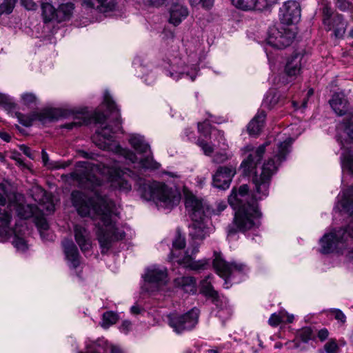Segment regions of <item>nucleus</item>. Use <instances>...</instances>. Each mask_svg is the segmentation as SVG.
Listing matches in <instances>:
<instances>
[{"instance_id": "nucleus-1", "label": "nucleus", "mask_w": 353, "mask_h": 353, "mask_svg": "<svg viewBox=\"0 0 353 353\" xmlns=\"http://www.w3.org/2000/svg\"><path fill=\"white\" fill-rule=\"evenodd\" d=\"M72 201L79 214L89 216L95 221L96 234L102 249L107 252L112 243L123 239L125 232L116 225L118 214L114 203L96 192L94 196L88 198L79 191L72 192Z\"/></svg>"}, {"instance_id": "nucleus-2", "label": "nucleus", "mask_w": 353, "mask_h": 353, "mask_svg": "<svg viewBox=\"0 0 353 353\" xmlns=\"http://www.w3.org/2000/svg\"><path fill=\"white\" fill-rule=\"evenodd\" d=\"M103 103L110 112H115V119L113 121V127L110 128L109 125H105L97 130L93 137L95 145L102 150L111 151L123 156L131 163H137L140 168L150 170L159 169L160 164L154 160L150 145L145 141L143 136L132 134L129 139L130 145L139 154L142 155L140 158L131 150L122 148L117 141L113 140V134L121 131L120 115L117 105L108 92L104 94Z\"/></svg>"}, {"instance_id": "nucleus-3", "label": "nucleus", "mask_w": 353, "mask_h": 353, "mask_svg": "<svg viewBox=\"0 0 353 353\" xmlns=\"http://www.w3.org/2000/svg\"><path fill=\"white\" fill-rule=\"evenodd\" d=\"M101 176L107 179L114 190L125 193L132 190V184L129 181L130 174L121 170L116 163L110 166L81 161L77 164L74 172L68 177L78 183L81 187L94 190L97 186L102 185L99 179Z\"/></svg>"}, {"instance_id": "nucleus-4", "label": "nucleus", "mask_w": 353, "mask_h": 353, "mask_svg": "<svg viewBox=\"0 0 353 353\" xmlns=\"http://www.w3.org/2000/svg\"><path fill=\"white\" fill-rule=\"evenodd\" d=\"M248 190L247 185H242L238 191L232 190L228 197V203L236 210L233 225L228 228V235L230 237L237 232L245 233L248 231H254L261 225L262 214L257 203H243L247 198Z\"/></svg>"}, {"instance_id": "nucleus-5", "label": "nucleus", "mask_w": 353, "mask_h": 353, "mask_svg": "<svg viewBox=\"0 0 353 353\" xmlns=\"http://www.w3.org/2000/svg\"><path fill=\"white\" fill-rule=\"evenodd\" d=\"M293 142L291 137L286 138L283 141L279 142L277 150L274 158H276V163L270 158L265 161L262 168L260 175H255L253 178L254 188L252 196L256 200H261L268 195V190L272 176L276 172L279 165L285 159V156L290 151V146Z\"/></svg>"}, {"instance_id": "nucleus-6", "label": "nucleus", "mask_w": 353, "mask_h": 353, "mask_svg": "<svg viewBox=\"0 0 353 353\" xmlns=\"http://www.w3.org/2000/svg\"><path fill=\"white\" fill-rule=\"evenodd\" d=\"M138 184L141 196L154 201L159 208L171 210L180 202V194L165 183L140 179Z\"/></svg>"}, {"instance_id": "nucleus-7", "label": "nucleus", "mask_w": 353, "mask_h": 353, "mask_svg": "<svg viewBox=\"0 0 353 353\" xmlns=\"http://www.w3.org/2000/svg\"><path fill=\"white\" fill-rule=\"evenodd\" d=\"M192 223L190 226V236L192 237L194 243H192V250L190 248L185 252V255L183 258H178L176 261L183 265L184 267L189 268L194 270H203L208 265L206 260L194 261L193 255L198 252V241H202L208 234L209 228L208 223L209 222L208 216L205 219H199L198 220H192Z\"/></svg>"}, {"instance_id": "nucleus-8", "label": "nucleus", "mask_w": 353, "mask_h": 353, "mask_svg": "<svg viewBox=\"0 0 353 353\" xmlns=\"http://www.w3.org/2000/svg\"><path fill=\"white\" fill-rule=\"evenodd\" d=\"M8 200V206L10 210H16L18 215L23 219H28L33 214V207L25 205L18 202L16 194L8 192V185L0 183V205H5ZM11 220L10 214L7 212H1L0 210V241L6 239L11 232L9 227Z\"/></svg>"}, {"instance_id": "nucleus-9", "label": "nucleus", "mask_w": 353, "mask_h": 353, "mask_svg": "<svg viewBox=\"0 0 353 353\" xmlns=\"http://www.w3.org/2000/svg\"><path fill=\"white\" fill-rule=\"evenodd\" d=\"M353 237V218L347 229L332 230L320 239L321 252L328 254L342 252L347 247V237Z\"/></svg>"}, {"instance_id": "nucleus-10", "label": "nucleus", "mask_w": 353, "mask_h": 353, "mask_svg": "<svg viewBox=\"0 0 353 353\" xmlns=\"http://www.w3.org/2000/svg\"><path fill=\"white\" fill-rule=\"evenodd\" d=\"M213 266L216 273L225 280L224 287L229 288L228 281L238 283L239 280H235L237 276H241L247 270V266L243 263L236 262L227 263L221 256L220 253L214 252Z\"/></svg>"}, {"instance_id": "nucleus-11", "label": "nucleus", "mask_w": 353, "mask_h": 353, "mask_svg": "<svg viewBox=\"0 0 353 353\" xmlns=\"http://www.w3.org/2000/svg\"><path fill=\"white\" fill-rule=\"evenodd\" d=\"M185 210L192 220L205 219L210 214L207 203L200 196L193 194L186 188H183Z\"/></svg>"}, {"instance_id": "nucleus-12", "label": "nucleus", "mask_w": 353, "mask_h": 353, "mask_svg": "<svg viewBox=\"0 0 353 353\" xmlns=\"http://www.w3.org/2000/svg\"><path fill=\"white\" fill-rule=\"evenodd\" d=\"M199 311L193 308L188 312L180 314L172 313L168 316V325L177 334L193 329L198 323Z\"/></svg>"}, {"instance_id": "nucleus-13", "label": "nucleus", "mask_w": 353, "mask_h": 353, "mask_svg": "<svg viewBox=\"0 0 353 353\" xmlns=\"http://www.w3.org/2000/svg\"><path fill=\"white\" fill-rule=\"evenodd\" d=\"M294 38L295 33L289 28L272 26L268 30L265 43L275 49H283L289 46Z\"/></svg>"}, {"instance_id": "nucleus-14", "label": "nucleus", "mask_w": 353, "mask_h": 353, "mask_svg": "<svg viewBox=\"0 0 353 353\" xmlns=\"http://www.w3.org/2000/svg\"><path fill=\"white\" fill-rule=\"evenodd\" d=\"M198 129L201 133L205 134L208 132L210 130V134L214 139L213 146L209 145L205 141L202 139H198L197 145L203 150L205 155H210L214 151V147H219L221 149H225L226 146L225 139L224 138L223 132L219 130L211 129L208 121H204L203 123H199L198 124Z\"/></svg>"}, {"instance_id": "nucleus-15", "label": "nucleus", "mask_w": 353, "mask_h": 353, "mask_svg": "<svg viewBox=\"0 0 353 353\" xmlns=\"http://www.w3.org/2000/svg\"><path fill=\"white\" fill-rule=\"evenodd\" d=\"M268 145V143H265L256 148L252 145H247L244 148V152L248 153L247 157L241 164V168L245 174L255 172L256 165L261 160Z\"/></svg>"}, {"instance_id": "nucleus-16", "label": "nucleus", "mask_w": 353, "mask_h": 353, "mask_svg": "<svg viewBox=\"0 0 353 353\" xmlns=\"http://www.w3.org/2000/svg\"><path fill=\"white\" fill-rule=\"evenodd\" d=\"M167 270L165 268L160 267L156 265L148 267L143 276L144 284L143 289L146 291L150 290V285H154L158 288L161 284H165L167 281Z\"/></svg>"}, {"instance_id": "nucleus-17", "label": "nucleus", "mask_w": 353, "mask_h": 353, "mask_svg": "<svg viewBox=\"0 0 353 353\" xmlns=\"http://www.w3.org/2000/svg\"><path fill=\"white\" fill-rule=\"evenodd\" d=\"M279 18L283 23L290 25L296 23L301 19V7L296 1H288L279 10Z\"/></svg>"}, {"instance_id": "nucleus-18", "label": "nucleus", "mask_w": 353, "mask_h": 353, "mask_svg": "<svg viewBox=\"0 0 353 353\" xmlns=\"http://www.w3.org/2000/svg\"><path fill=\"white\" fill-rule=\"evenodd\" d=\"M323 24L327 30H334L336 37L343 35L345 31L343 17L340 14L332 17V11L330 7L325 6L323 8Z\"/></svg>"}, {"instance_id": "nucleus-19", "label": "nucleus", "mask_w": 353, "mask_h": 353, "mask_svg": "<svg viewBox=\"0 0 353 353\" xmlns=\"http://www.w3.org/2000/svg\"><path fill=\"white\" fill-rule=\"evenodd\" d=\"M303 57L301 54L296 53L288 58L285 66L284 76L279 79L281 83H288L292 78L300 74Z\"/></svg>"}, {"instance_id": "nucleus-20", "label": "nucleus", "mask_w": 353, "mask_h": 353, "mask_svg": "<svg viewBox=\"0 0 353 353\" xmlns=\"http://www.w3.org/2000/svg\"><path fill=\"white\" fill-rule=\"evenodd\" d=\"M236 174V167L232 165L220 166L213 176L214 185L220 189H227Z\"/></svg>"}, {"instance_id": "nucleus-21", "label": "nucleus", "mask_w": 353, "mask_h": 353, "mask_svg": "<svg viewBox=\"0 0 353 353\" xmlns=\"http://www.w3.org/2000/svg\"><path fill=\"white\" fill-rule=\"evenodd\" d=\"M85 343V353H105L108 350H110L111 353H125L120 347L114 345H108L107 341L103 339H99L97 341L88 339Z\"/></svg>"}, {"instance_id": "nucleus-22", "label": "nucleus", "mask_w": 353, "mask_h": 353, "mask_svg": "<svg viewBox=\"0 0 353 353\" xmlns=\"http://www.w3.org/2000/svg\"><path fill=\"white\" fill-rule=\"evenodd\" d=\"M74 236L77 243L83 252L91 249L90 234L84 223H77L74 225Z\"/></svg>"}, {"instance_id": "nucleus-23", "label": "nucleus", "mask_w": 353, "mask_h": 353, "mask_svg": "<svg viewBox=\"0 0 353 353\" xmlns=\"http://www.w3.org/2000/svg\"><path fill=\"white\" fill-rule=\"evenodd\" d=\"M276 1V0H232L236 8L245 11L263 10Z\"/></svg>"}, {"instance_id": "nucleus-24", "label": "nucleus", "mask_w": 353, "mask_h": 353, "mask_svg": "<svg viewBox=\"0 0 353 353\" xmlns=\"http://www.w3.org/2000/svg\"><path fill=\"white\" fill-rule=\"evenodd\" d=\"M81 6L85 9L96 10L106 13L115 10V0H81Z\"/></svg>"}, {"instance_id": "nucleus-25", "label": "nucleus", "mask_w": 353, "mask_h": 353, "mask_svg": "<svg viewBox=\"0 0 353 353\" xmlns=\"http://www.w3.org/2000/svg\"><path fill=\"white\" fill-rule=\"evenodd\" d=\"M337 199L336 208L353 216V186L343 190L339 194Z\"/></svg>"}, {"instance_id": "nucleus-26", "label": "nucleus", "mask_w": 353, "mask_h": 353, "mask_svg": "<svg viewBox=\"0 0 353 353\" xmlns=\"http://www.w3.org/2000/svg\"><path fill=\"white\" fill-rule=\"evenodd\" d=\"M65 259L70 268H76L80 263V256L77 246L71 240H64L62 243Z\"/></svg>"}, {"instance_id": "nucleus-27", "label": "nucleus", "mask_w": 353, "mask_h": 353, "mask_svg": "<svg viewBox=\"0 0 353 353\" xmlns=\"http://www.w3.org/2000/svg\"><path fill=\"white\" fill-rule=\"evenodd\" d=\"M334 112L339 116L350 112V104L343 93H335L329 101Z\"/></svg>"}, {"instance_id": "nucleus-28", "label": "nucleus", "mask_w": 353, "mask_h": 353, "mask_svg": "<svg viewBox=\"0 0 353 353\" xmlns=\"http://www.w3.org/2000/svg\"><path fill=\"white\" fill-rule=\"evenodd\" d=\"M169 22L174 26L180 24L189 14L188 8L180 3H173L169 8Z\"/></svg>"}, {"instance_id": "nucleus-29", "label": "nucleus", "mask_w": 353, "mask_h": 353, "mask_svg": "<svg viewBox=\"0 0 353 353\" xmlns=\"http://www.w3.org/2000/svg\"><path fill=\"white\" fill-rule=\"evenodd\" d=\"M266 114L263 110H260L256 116L252 119L247 126L248 132L250 135H258L263 127L264 121Z\"/></svg>"}, {"instance_id": "nucleus-30", "label": "nucleus", "mask_w": 353, "mask_h": 353, "mask_svg": "<svg viewBox=\"0 0 353 353\" xmlns=\"http://www.w3.org/2000/svg\"><path fill=\"white\" fill-rule=\"evenodd\" d=\"M166 74L176 81L183 76H190L189 74L185 72L183 62L176 59H175L172 64L169 65L168 68L166 69Z\"/></svg>"}, {"instance_id": "nucleus-31", "label": "nucleus", "mask_w": 353, "mask_h": 353, "mask_svg": "<svg viewBox=\"0 0 353 353\" xmlns=\"http://www.w3.org/2000/svg\"><path fill=\"white\" fill-rule=\"evenodd\" d=\"M174 282L176 287L181 288L187 293L194 294L196 292V281L192 276L178 277Z\"/></svg>"}, {"instance_id": "nucleus-32", "label": "nucleus", "mask_w": 353, "mask_h": 353, "mask_svg": "<svg viewBox=\"0 0 353 353\" xmlns=\"http://www.w3.org/2000/svg\"><path fill=\"white\" fill-rule=\"evenodd\" d=\"M337 141L340 142L341 149L343 150L341 157V167L344 170H347L353 174V152L351 150L345 149V143L337 137Z\"/></svg>"}, {"instance_id": "nucleus-33", "label": "nucleus", "mask_w": 353, "mask_h": 353, "mask_svg": "<svg viewBox=\"0 0 353 353\" xmlns=\"http://www.w3.org/2000/svg\"><path fill=\"white\" fill-rule=\"evenodd\" d=\"M74 10V6L71 2L61 4L57 9V21L61 22L70 19Z\"/></svg>"}, {"instance_id": "nucleus-34", "label": "nucleus", "mask_w": 353, "mask_h": 353, "mask_svg": "<svg viewBox=\"0 0 353 353\" xmlns=\"http://www.w3.org/2000/svg\"><path fill=\"white\" fill-rule=\"evenodd\" d=\"M294 320V316L289 314L285 311L281 310L278 313H274L268 320L271 326H278L281 323H292Z\"/></svg>"}, {"instance_id": "nucleus-35", "label": "nucleus", "mask_w": 353, "mask_h": 353, "mask_svg": "<svg viewBox=\"0 0 353 353\" xmlns=\"http://www.w3.org/2000/svg\"><path fill=\"white\" fill-rule=\"evenodd\" d=\"M36 225L41 237L44 241H53L54 234L49 231V225L45 219H38L36 221Z\"/></svg>"}, {"instance_id": "nucleus-36", "label": "nucleus", "mask_w": 353, "mask_h": 353, "mask_svg": "<svg viewBox=\"0 0 353 353\" xmlns=\"http://www.w3.org/2000/svg\"><path fill=\"white\" fill-rule=\"evenodd\" d=\"M63 116V111L58 108H50L43 110L39 116V119L43 122L57 120Z\"/></svg>"}, {"instance_id": "nucleus-37", "label": "nucleus", "mask_w": 353, "mask_h": 353, "mask_svg": "<svg viewBox=\"0 0 353 353\" xmlns=\"http://www.w3.org/2000/svg\"><path fill=\"white\" fill-rule=\"evenodd\" d=\"M42 14L45 22L57 20V10L53 6L48 3H43L41 5Z\"/></svg>"}, {"instance_id": "nucleus-38", "label": "nucleus", "mask_w": 353, "mask_h": 353, "mask_svg": "<svg viewBox=\"0 0 353 353\" xmlns=\"http://www.w3.org/2000/svg\"><path fill=\"white\" fill-rule=\"evenodd\" d=\"M210 276H208L207 279L203 280L201 282V293L203 294L205 296L210 297L213 299V300H216L217 298V292L213 289L210 282L208 281V279Z\"/></svg>"}, {"instance_id": "nucleus-39", "label": "nucleus", "mask_w": 353, "mask_h": 353, "mask_svg": "<svg viewBox=\"0 0 353 353\" xmlns=\"http://www.w3.org/2000/svg\"><path fill=\"white\" fill-rule=\"evenodd\" d=\"M42 160L46 166L50 169H60L64 168L68 165V163L61 161H52L50 162L48 154L45 150L41 152Z\"/></svg>"}, {"instance_id": "nucleus-40", "label": "nucleus", "mask_w": 353, "mask_h": 353, "mask_svg": "<svg viewBox=\"0 0 353 353\" xmlns=\"http://www.w3.org/2000/svg\"><path fill=\"white\" fill-rule=\"evenodd\" d=\"M118 320V316L117 314L112 312H107L103 314L101 326L104 328H108L110 325L116 323Z\"/></svg>"}, {"instance_id": "nucleus-41", "label": "nucleus", "mask_w": 353, "mask_h": 353, "mask_svg": "<svg viewBox=\"0 0 353 353\" xmlns=\"http://www.w3.org/2000/svg\"><path fill=\"white\" fill-rule=\"evenodd\" d=\"M20 99L21 104L28 107L35 105L37 102V97L35 94L32 92H24L21 94Z\"/></svg>"}, {"instance_id": "nucleus-42", "label": "nucleus", "mask_w": 353, "mask_h": 353, "mask_svg": "<svg viewBox=\"0 0 353 353\" xmlns=\"http://www.w3.org/2000/svg\"><path fill=\"white\" fill-rule=\"evenodd\" d=\"M17 0H3L0 3V15L9 14L13 11Z\"/></svg>"}, {"instance_id": "nucleus-43", "label": "nucleus", "mask_w": 353, "mask_h": 353, "mask_svg": "<svg viewBox=\"0 0 353 353\" xmlns=\"http://www.w3.org/2000/svg\"><path fill=\"white\" fill-rule=\"evenodd\" d=\"M185 245V238L181 236L180 234L177 235L172 243L173 250L171 252L172 260L174 259V255L175 254L174 251L184 248Z\"/></svg>"}, {"instance_id": "nucleus-44", "label": "nucleus", "mask_w": 353, "mask_h": 353, "mask_svg": "<svg viewBox=\"0 0 353 353\" xmlns=\"http://www.w3.org/2000/svg\"><path fill=\"white\" fill-rule=\"evenodd\" d=\"M13 245L18 251L24 252L28 249V244L23 237L19 236L14 234Z\"/></svg>"}, {"instance_id": "nucleus-45", "label": "nucleus", "mask_w": 353, "mask_h": 353, "mask_svg": "<svg viewBox=\"0 0 353 353\" xmlns=\"http://www.w3.org/2000/svg\"><path fill=\"white\" fill-rule=\"evenodd\" d=\"M324 350L327 353H339L340 347L336 341L331 339L324 345Z\"/></svg>"}, {"instance_id": "nucleus-46", "label": "nucleus", "mask_w": 353, "mask_h": 353, "mask_svg": "<svg viewBox=\"0 0 353 353\" xmlns=\"http://www.w3.org/2000/svg\"><path fill=\"white\" fill-rule=\"evenodd\" d=\"M312 330L308 327H303L299 332V338L305 343L308 342L312 338Z\"/></svg>"}, {"instance_id": "nucleus-47", "label": "nucleus", "mask_w": 353, "mask_h": 353, "mask_svg": "<svg viewBox=\"0 0 353 353\" xmlns=\"http://www.w3.org/2000/svg\"><path fill=\"white\" fill-rule=\"evenodd\" d=\"M336 7L341 11H347L353 9V6L347 0H337Z\"/></svg>"}, {"instance_id": "nucleus-48", "label": "nucleus", "mask_w": 353, "mask_h": 353, "mask_svg": "<svg viewBox=\"0 0 353 353\" xmlns=\"http://www.w3.org/2000/svg\"><path fill=\"white\" fill-rule=\"evenodd\" d=\"M277 102V98L276 95L272 92H269L266 94L265 99L263 101V103L268 106H272L276 104Z\"/></svg>"}, {"instance_id": "nucleus-49", "label": "nucleus", "mask_w": 353, "mask_h": 353, "mask_svg": "<svg viewBox=\"0 0 353 353\" xmlns=\"http://www.w3.org/2000/svg\"><path fill=\"white\" fill-rule=\"evenodd\" d=\"M189 2L192 6L201 3L203 8H209L212 6L214 0H189Z\"/></svg>"}, {"instance_id": "nucleus-50", "label": "nucleus", "mask_w": 353, "mask_h": 353, "mask_svg": "<svg viewBox=\"0 0 353 353\" xmlns=\"http://www.w3.org/2000/svg\"><path fill=\"white\" fill-rule=\"evenodd\" d=\"M93 119L96 123L104 125L106 121V117L103 112H96L93 115Z\"/></svg>"}, {"instance_id": "nucleus-51", "label": "nucleus", "mask_w": 353, "mask_h": 353, "mask_svg": "<svg viewBox=\"0 0 353 353\" xmlns=\"http://www.w3.org/2000/svg\"><path fill=\"white\" fill-rule=\"evenodd\" d=\"M228 159V156L226 153H217L214 155L213 158V161L216 163H221L225 162L226 160Z\"/></svg>"}, {"instance_id": "nucleus-52", "label": "nucleus", "mask_w": 353, "mask_h": 353, "mask_svg": "<svg viewBox=\"0 0 353 353\" xmlns=\"http://www.w3.org/2000/svg\"><path fill=\"white\" fill-rule=\"evenodd\" d=\"M329 332L326 328L321 329L317 332V337L321 341H325L328 339Z\"/></svg>"}, {"instance_id": "nucleus-53", "label": "nucleus", "mask_w": 353, "mask_h": 353, "mask_svg": "<svg viewBox=\"0 0 353 353\" xmlns=\"http://www.w3.org/2000/svg\"><path fill=\"white\" fill-rule=\"evenodd\" d=\"M21 4L29 10H35L37 8L36 3L32 0H21Z\"/></svg>"}, {"instance_id": "nucleus-54", "label": "nucleus", "mask_w": 353, "mask_h": 353, "mask_svg": "<svg viewBox=\"0 0 353 353\" xmlns=\"http://www.w3.org/2000/svg\"><path fill=\"white\" fill-rule=\"evenodd\" d=\"M11 99L9 96L0 92V105H7L12 103Z\"/></svg>"}, {"instance_id": "nucleus-55", "label": "nucleus", "mask_w": 353, "mask_h": 353, "mask_svg": "<svg viewBox=\"0 0 353 353\" xmlns=\"http://www.w3.org/2000/svg\"><path fill=\"white\" fill-rule=\"evenodd\" d=\"M132 324L129 321H123L120 326V331L127 334L131 329Z\"/></svg>"}, {"instance_id": "nucleus-56", "label": "nucleus", "mask_w": 353, "mask_h": 353, "mask_svg": "<svg viewBox=\"0 0 353 353\" xmlns=\"http://www.w3.org/2000/svg\"><path fill=\"white\" fill-rule=\"evenodd\" d=\"M345 130L349 138L353 141V119L347 124Z\"/></svg>"}, {"instance_id": "nucleus-57", "label": "nucleus", "mask_w": 353, "mask_h": 353, "mask_svg": "<svg viewBox=\"0 0 353 353\" xmlns=\"http://www.w3.org/2000/svg\"><path fill=\"white\" fill-rule=\"evenodd\" d=\"M20 123L25 126H30L32 125V119L26 117L22 114L18 116Z\"/></svg>"}, {"instance_id": "nucleus-58", "label": "nucleus", "mask_w": 353, "mask_h": 353, "mask_svg": "<svg viewBox=\"0 0 353 353\" xmlns=\"http://www.w3.org/2000/svg\"><path fill=\"white\" fill-rule=\"evenodd\" d=\"M335 319L341 323H345L346 317L345 314L339 310H336L334 311Z\"/></svg>"}, {"instance_id": "nucleus-59", "label": "nucleus", "mask_w": 353, "mask_h": 353, "mask_svg": "<svg viewBox=\"0 0 353 353\" xmlns=\"http://www.w3.org/2000/svg\"><path fill=\"white\" fill-rule=\"evenodd\" d=\"M21 150L29 158L33 159V154L31 152V150L30 148L23 145L20 147Z\"/></svg>"}, {"instance_id": "nucleus-60", "label": "nucleus", "mask_w": 353, "mask_h": 353, "mask_svg": "<svg viewBox=\"0 0 353 353\" xmlns=\"http://www.w3.org/2000/svg\"><path fill=\"white\" fill-rule=\"evenodd\" d=\"M0 138L5 141L9 142L10 141L11 137L8 133L0 131Z\"/></svg>"}, {"instance_id": "nucleus-61", "label": "nucleus", "mask_w": 353, "mask_h": 353, "mask_svg": "<svg viewBox=\"0 0 353 353\" xmlns=\"http://www.w3.org/2000/svg\"><path fill=\"white\" fill-rule=\"evenodd\" d=\"M131 312L134 314H139L141 312V308L138 305H133L130 308Z\"/></svg>"}, {"instance_id": "nucleus-62", "label": "nucleus", "mask_w": 353, "mask_h": 353, "mask_svg": "<svg viewBox=\"0 0 353 353\" xmlns=\"http://www.w3.org/2000/svg\"><path fill=\"white\" fill-rule=\"evenodd\" d=\"M226 208V204L224 202H220L217 205V210L221 212L223 211Z\"/></svg>"}, {"instance_id": "nucleus-63", "label": "nucleus", "mask_w": 353, "mask_h": 353, "mask_svg": "<svg viewBox=\"0 0 353 353\" xmlns=\"http://www.w3.org/2000/svg\"><path fill=\"white\" fill-rule=\"evenodd\" d=\"M46 210L49 212H54V205L52 204V203H50L49 204L47 207H46Z\"/></svg>"}, {"instance_id": "nucleus-64", "label": "nucleus", "mask_w": 353, "mask_h": 353, "mask_svg": "<svg viewBox=\"0 0 353 353\" xmlns=\"http://www.w3.org/2000/svg\"><path fill=\"white\" fill-rule=\"evenodd\" d=\"M76 123H69V124H67L65 125V128H68V129H71L73 128L74 125H75Z\"/></svg>"}]
</instances>
